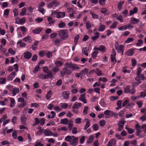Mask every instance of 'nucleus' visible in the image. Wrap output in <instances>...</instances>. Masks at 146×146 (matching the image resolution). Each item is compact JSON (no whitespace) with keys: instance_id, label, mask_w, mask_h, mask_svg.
Masks as SVG:
<instances>
[{"instance_id":"1","label":"nucleus","mask_w":146,"mask_h":146,"mask_svg":"<svg viewBox=\"0 0 146 146\" xmlns=\"http://www.w3.org/2000/svg\"><path fill=\"white\" fill-rule=\"evenodd\" d=\"M68 31L67 29L60 30L58 32V35L60 37L61 40H64L68 39Z\"/></svg>"},{"instance_id":"2","label":"nucleus","mask_w":146,"mask_h":146,"mask_svg":"<svg viewBox=\"0 0 146 146\" xmlns=\"http://www.w3.org/2000/svg\"><path fill=\"white\" fill-rule=\"evenodd\" d=\"M142 70L141 68H139L137 72V76L135 78V80L137 82L140 81L141 78L143 80H145V77L143 74H141Z\"/></svg>"},{"instance_id":"3","label":"nucleus","mask_w":146,"mask_h":146,"mask_svg":"<svg viewBox=\"0 0 146 146\" xmlns=\"http://www.w3.org/2000/svg\"><path fill=\"white\" fill-rule=\"evenodd\" d=\"M142 70L141 68H139L137 72V76L135 78V80L137 82L140 81L141 78L143 80H145V77L143 74H141Z\"/></svg>"},{"instance_id":"4","label":"nucleus","mask_w":146,"mask_h":146,"mask_svg":"<svg viewBox=\"0 0 146 146\" xmlns=\"http://www.w3.org/2000/svg\"><path fill=\"white\" fill-rule=\"evenodd\" d=\"M72 72L66 68H64L62 71L60 72V74L61 76H64V75H67L71 74Z\"/></svg>"},{"instance_id":"5","label":"nucleus","mask_w":146,"mask_h":146,"mask_svg":"<svg viewBox=\"0 0 146 146\" xmlns=\"http://www.w3.org/2000/svg\"><path fill=\"white\" fill-rule=\"evenodd\" d=\"M85 95L86 93L81 94L79 99L80 100L82 101L84 104H86L87 102L86 100V98L85 97Z\"/></svg>"},{"instance_id":"6","label":"nucleus","mask_w":146,"mask_h":146,"mask_svg":"<svg viewBox=\"0 0 146 146\" xmlns=\"http://www.w3.org/2000/svg\"><path fill=\"white\" fill-rule=\"evenodd\" d=\"M69 92L67 91H65L63 92L62 94L63 98L66 100H68L69 98Z\"/></svg>"},{"instance_id":"7","label":"nucleus","mask_w":146,"mask_h":146,"mask_svg":"<svg viewBox=\"0 0 146 146\" xmlns=\"http://www.w3.org/2000/svg\"><path fill=\"white\" fill-rule=\"evenodd\" d=\"M116 143L115 140L112 139L109 141L107 145V146H115V145Z\"/></svg>"},{"instance_id":"8","label":"nucleus","mask_w":146,"mask_h":146,"mask_svg":"<svg viewBox=\"0 0 146 146\" xmlns=\"http://www.w3.org/2000/svg\"><path fill=\"white\" fill-rule=\"evenodd\" d=\"M32 55L31 53L29 52H27L24 53V56L25 58L29 59L31 58Z\"/></svg>"},{"instance_id":"9","label":"nucleus","mask_w":146,"mask_h":146,"mask_svg":"<svg viewBox=\"0 0 146 146\" xmlns=\"http://www.w3.org/2000/svg\"><path fill=\"white\" fill-rule=\"evenodd\" d=\"M125 121V119L121 118L120 120L118 122V125L119 126H122V127H123L124 125Z\"/></svg>"},{"instance_id":"10","label":"nucleus","mask_w":146,"mask_h":146,"mask_svg":"<svg viewBox=\"0 0 146 146\" xmlns=\"http://www.w3.org/2000/svg\"><path fill=\"white\" fill-rule=\"evenodd\" d=\"M11 92H12V94L13 96L15 95L16 94L19 93V89L18 88H13Z\"/></svg>"},{"instance_id":"11","label":"nucleus","mask_w":146,"mask_h":146,"mask_svg":"<svg viewBox=\"0 0 146 146\" xmlns=\"http://www.w3.org/2000/svg\"><path fill=\"white\" fill-rule=\"evenodd\" d=\"M78 137H76L73 140L72 142L71 141L70 143L73 146H75L78 144Z\"/></svg>"},{"instance_id":"12","label":"nucleus","mask_w":146,"mask_h":146,"mask_svg":"<svg viewBox=\"0 0 146 146\" xmlns=\"http://www.w3.org/2000/svg\"><path fill=\"white\" fill-rule=\"evenodd\" d=\"M42 30V29L38 28L33 30L32 31V32L34 34H38L40 33Z\"/></svg>"},{"instance_id":"13","label":"nucleus","mask_w":146,"mask_h":146,"mask_svg":"<svg viewBox=\"0 0 146 146\" xmlns=\"http://www.w3.org/2000/svg\"><path fill=\"white\" fill-rule=\"evenodd\" d=\"M134 49L129 50L126 52V54L128 56H132L134 54Z\"/></svg>"},{"instance_id":"14","label":"nucleus","mask_w":146,"mask_h":146,"mask_svg":"<svg viewBox=\"0 0 146 146\" xmlns=\"http://www.w3.org/2000/svg\"><path fill=\"white\" fill-rule=\"evenodd\" d=\"M138 9L137 7H135L134 8L133 10H130L129 11L130 15H132L135 13L137 12Z\"/></svg>"},{"instance_id":"15","label":"nucleus","mask_w":146,"mask_h":146,"mask_svg":"<svg viewBox=\"0 0 146 146\" xmlns=\"http://www.w3.org/2000/svg\"><path fill=\"white\" fill-rule=\"evenodd\" d=\"M44 133L46 136L52 135H53V133L49 130H45L44 131Z\"/></svg>"},{"instance_id":"16","label":"nucleus","mask_w":146,"mask_h":146,"mask_svg":"<svg viewBox=\"0 0 146 146\" xmlns=\"http://www.w3.org/2000/svg\"><path fill=\"white\" fill-rule=\"evenodd\" d=\"M27 118L25 115H22L21 119V121L22 122L23 124H25V122L27 120Z\"/></svg>"},{"instance_id":"17","label":"nucleus","mask_w":146,"mask_h":146,"mask_svg":"<svg viewBox=\"0 0 146 146\" xmlns=\"http://www.w3.org/2000/svg\"><path fill=\"white\" fill-rule=\"evenodd\" d=\"M100 34V33L98 32L96 33H95V36H93L92 38V40L94 41L97 39L99 37Z\"/></svg>"},{"instance_id":"18","label":"nucleus","mask_w":146,"mask_h":146,"mask_svg":"<svg viewBox=\"0 0 146 146\" xmlns=\"http://www.w3.org/2000/svg\"><path fill=\"white\" fill-rule=\"evenodd\" d=\"M121 100H119L117 101V105L118 106L116 108V110H118L120 108H121L122 107V106H121Z\"/></svg>"},{"instance_id":"19","label":"nucleus","mask_w":146,"mask_h":146,"mask_svg":"<svg viewBox=\"0 0 146 146\" xmlns=\"http://www.w3.org/2000/svg\"><path fill=\"white\" fill-rule=\"evenodd\" d=\"M69 121L67 118L62 119L60 120V123L62 124H66Z\"/></svg>"},{"instance_id":"20","label":"nucleus","mask_w":146,"mask_h":146,"mask_svg":"<svg viewBox=\"0 0 146 146\" xmlns=\"http://www.w3.org/2000/svg\"><path fill=\"white\" fill-rule=\"evenodd\" d=\"M79 37V35L77 34L76 35V36L74 38V44L75 45H76L77 44Z\"/></svg>"},{"instance_id":"21","label":"nucleus","mask_w":146,"mask_h":146,"mask_svg":"<svg viewBox=\"0 0 146 146\" xmlns=\"http://www.w3.org/2000/svg\"><path fill=\"white\" fill-rule=\"evenodd\" d=\"M131 22L133 24H134L139 23V21L138 19H136L135 18H131Z\"/></svg>"},{"instance_id":"22","label":"nucleus","mask_w":146,"mask_h":146,"mask_svg":"<svg viewBox=\"0 0 146 146\" xmlns=\"http://www.w3.org/2000/svg\"><path fill=\"white\" fill-rule=\"evenodd\" d=\"M47 20L49 22V24L50 25L54 24L55 22V21L53 20L52 17H48L47 19Z\"/></svg>"},{"instance_id":"23","label":"nucleus","mask_w":146,"mask_h":146,"mask_svg":"<svg viewBox=\"0 0 146 146\" xmlns=\"http://www.w3.org/2000/svg\"><path fill=\"white\" fill-rule=\"evenodd\" d=\"M65 64L66 67L72 70L73 64H72L71 62L66 63Z\"/></svg>"},{"instance_id":"24","label":"nucleus","mask_w":146,"mask_h":146,"mask_svg":"<svg viewBox=\"0 0 146 146\" xmlns=\"http://www.w3.org/2000/svg\"><path fill=\"white\" fill-rule=\"evenodd\" d=\"M105 26L104 25H101L100 26L98 30L99 31H102L104 30L105 29Z\"/></svg>"},{"instance_id":"25","label":"nucleus","mask_w":146,"mask_h":146,"mask_svg":"<svg viewBox=\"0 0 146 146\" xmlns=\"http://www.w3.org/2000/svg\"><path fill=\"white\" fill-rule=\"evenodd\" d=\"M99 51L102 52H105L106 51V48L104 45H100L99 47Z\"/></svg>"},{"instance_id":"26","label":"nucleus","mask_w":146,"mask_h":146,"mask_svg":"<svg viewBox=\"0 0 146 146\" xmlns=\"http://www.w3.org/2000/svg\"><path fill=\"white\" fill-rule=\"evenodd\" d=\"M94 139V136L93 135H91L89 138L88 139L87 141V143H92Z\"/></svg>"},{"instance_id":"27","label":"nucleus","mask_w":146,"mask_h":146,"mask_svg":"<svg viewBox=\"0 0 146 146\" xmlns=\"http://www.w3.org/2000/svg\"><path fill=\"white\" fill-rule=\"evenodd\" d=\"M30 37L29 36H27L25 37L23 39V40L25 42H27L29 41L30 42H32V40L30 39Z\"/></svg>"},{"instance_id":"28","label":"nucleus","mask_w":146,"mask_h":146,"mask_svg":"<svg viewBox=\"0 0 146 146\" xmlns=\"http://www.w3.org/2000/svg\"><path fill=\"white\" fill-rule=\"evenodd\" d=\"M27 11L26 8H23L22 9L21 12L20 13V15L21 16L24 15Z\"/></svg>"},{"instance_id":"29","label":"nucleus","mask_w":146,"mask_h":146,"mask_svg":"<svg viewBox=\"0 0 146 146\" xmlns=\"http://www.w3.org/2000/svg\"><path fill=\"white\" fill-rule=\"evenodd\" d=\"M82 105V104L80 103H78L75 104L73 106V107L75 108L78 109V108L80 107Z\"/></svg>"},{"instance_id":"30","label":"nucleus","mask_w":146,"mask_h":146,"mask_svg":"<svg viewBox=\"0 0 146 146\" xmlns=\"http://www.w3.org/2000/svg\"><path fill=\"white\" fill-rule=\"evenodd\" d=\"M112 111L109 110H107L105 111L104 112V114L107 115L111 116Z\"/></svg>"},{"instance_id":"31","label":"nucleus","mask_w":146,"mask_h":146,"mask_svg":"<svg viewBox=\"0 0 146 146\" xmlns=\"http://www.w3.org/2000/svg\"><path fill=\"white\" fill-rule=\"evenodd\" d=\"M48 73L47 74H45L46 79L48 78H51L52 76V73L51 71H49Z\"/></svg>"},{"instance_id":"32","label":"nucleus","mask_w":146,"mask_h":146,"mask_svg":"<svg viewBox=\"0 0 146 146\" xmlns=\"http://www.w3.org/2000/svg\"><path fill=\"white\" fill-rule=\"evenodd\" d=\"M95 72L98 76H100L102 75V71L100 70H99L97 68H96V70L95 71Z\"/></svg>"},{"instance_id":"33","label":"nucleus","mask_w":146,"mask_h":146,"mask_svg":"<svg viewBox=\"0 0 146 146\" xmlns=\"http://www.w3.org/2000/svg\"><path fill=\"white\" fill-rule=\"evenodd\" d=\"M15 103V100L13 98H11V103L10 106L11 107H13L14 106Z\"/></svg>"},{"instance_id":"34","label":"nucleus","mask_w":146,"mask_h":146,"mask_svg":"<svg viewBox=\"0 0 146 146\" xmlns=\"http://www.w3.org/2000/svg\"><path fill=\"white\" fill-rule=\"evenodd\" d=\"M38 78L42 79H46V75H43V74L42 73H40L38 74Z\"/></svg>"},{"instance_id":"35","label":"nucleus","mask_w":146,"mask_h":146,"mask_svg":"<svg viewBox=\"0 0 146 146\" xmlns=\"http://www.w3.org/2000/svg\"><path fill=\"white\" fill-rule=\"evenodd\" d=\"M59 70V68L57 66H55L52 69V71L54 73H56Z\"/></svg>"},{"instance_id":"36","label":"nucleus","mask_w":146,"mask_h":146,"mask_svg":"<svg viewBox=\"0 0 146 146\" xmlns=\"http://www.w3.org/2000/svg\"><path fill=\"white\" fill-rule=\"evenodd\" d=\"M52 94V92L51 90H49L47 94L46 95V97L47 99H49L51 97Z\"/></svg>"},{"instance_id":"37","label":"nucleus","mask_w":146,"mask_h":146,"mask_svg":"<svg viewBox=\"0 0 146 146\" xmlns=\"http://www.w3.org/2000/svg\"><path fill=\"white\" fill-rule=\"evenodd\" d=\"M46 57L48 58H51L52 56V52L50 51H48L47 52H46Z\"/></svg>"},{"instance_id":"38","label":"nucleus","mask_w":146,"mask_h":146,"mask_svg":"<svg viewBox=\"0 0 146 146\" xmlns=\"http://www.w3.org/2000/svg\"><path fill=\"white\" fill-rule=\"evenodd\" d=\"M46 51L45 50H42L39 53V55L40 57H43L46 54Z\"/></svg>"},{"instance_id":"39","label":"nucleus","mask_w":146,"mask_h":146,"mask_svg":"<svg viewBox=\"0 0 146 146\" xmlns=\"http://www.w3.org/2000/svg\"><path fill=\"white\" fill-rule=\"evenodd\" d=\"M35 122L33 125V126H35L36 125H38L40 122L39 119L37 118H35Z\"/></svg>"},{"instance_id":"40","label":"nucleus","mask_w":146,"mask_h":146,"mask_svg":"<svg viewBox=\"0 0 146 146\" xmlns=\"http://www.w3.org/2000/svg\"><path fill=\"white\" fill-rule=\"evenodd\" d=\"M100 125V126L103 127L106 124V121L104 120H102L99 121Z\"/></svg>"},{"instance_id":"41","label":"nucleus","mask_w":146,"mask_h":146,"mask_svg":"<svg viewBox=\"0 0 146 146\" xmlns=\"http://www.w3.org/2000/svg\"><path fill=\"white\" fill-rule=\"evenodd\" d=\"M90 14L92 15V17L94 18H98V15L92 12H90Z\"/></svg>"},{"instance_id":"42","label":"nucleus","mask_w":146,"mask_h":146,"mask_svg":"<svg viewBox=\"0 0 146 146\" xmlns=\"http://www.w3.org/2000/svg\"><path fill=\"white\" fill-rule=\"evenodd\" d=\"M133 41V38H129L125 41V42L127 44L132 42Z\"/></svg>"},{"instance_id":"43","label":"nucleus","mask_w":146,"mask_h":146,"mask_svg":"<svg viewBox=\"0 0 146 146\" xmlns=\"http://www.w3.org/2000/svg\"><path fill=\"white\" fill-rule=\"evenodd\" d=\"M89 109V108L88 106H85L84 108L83 113L85 115H86L87 114V111Z\"/></svg>"},{"instance_id":"44","label":"nucleus","mask_w":146,"mask_h":146,"mask_svg":"<svg viewBox=\"0 0 146 146\" xmlns=\"http://www.w3.org/2000/svg\"><path fill=\"white\" fill-rule=\"evenodd\" d=\"M92 128L94 131H96L98 129L99 127L97 124H95L93 125Z\"/></svg>"},{"instance_id":"45","label":"nucleus","mask_w":146,"mask_h":146,"mask_svg":"<svg viewBox=\"0 0 146 146\" xmlns=\"http://www.w3.org/2000/svg\"><path fill=\"white\" fill-rule=\"evenodd\" d=\"M55 64L56 65V66H57L58 67V66H60L63 64L62 63L58 61L56 62Z\"/></svg>"},{"instance_id":"46","label":"nucleus","mask_w":146,"mask_h":146,"mask_svg":"<svg viewBox=\"0 0 146 146\" xmlns=\"http://www.w3.org/2000/svg\"><path fill=\"white\" fill-rule=\"evenodd\" d=\"M117 24V22L116 21H114L113 22L112 25L110 27L111 29H115V28L116 25Z\"/></svg>"},{"instance_id":"47","label":"nucleus","mask_w":146,"mask_h":146,"mask_svg":"<svg viewBox=\"0 0 146 146\" xmlns=\"http://www.w3.org/2000/svg\"><path fill=\"white\" fill-rule=\"evenodd\" d=\"M6 82V79L5 78H0V83L1 84H5Z\"/></svg>"},{"instance_id":"48","label":"nucleus","mask_w":146,"mask_h":146,"mask_svg":"<svg viewBox=\"0 0 146 146\" xmlns=\"http://www.w3.org/2000/svg\"><path fill=\"white\" fill-rule=\"evenodd\" d=\"M65 139L66 141H69L70 143L71 140V137L69 135L65 137Z\"/></svg>"},{"instance_id":"49","label":"nucleus","mask_w":146,"mask_h":146,"mask_svg":"<svg viewBox=\"0 0 146 146\" xmlns=\"http://www.w3.org/2000/svg\"><path fill=\"white\" fill-rule=\"evenodd\" d=\"M98 53V52L97 51H94L92 54V56L94 58H95L97 56V54Z\"/></svg>"},{"instance_id":"50","label":"nucleus","mask_w":146,"mask_h":146,"mask_svg":"<svg viewBox=\"0 0 146 146\" xmlns=\"http://www.w3.org/2000/svg\"><path fill=\"white\" fill-rule=\"evenodd\" d=\"M88 70L86 68L84 69L81 71V72L83 76L85 74H87L88 72Z\"/></svg>"},{"instance_id":"51","label":"nucleus","mask_w":146,"mask_h":146,"mask_svg":"<svg viewBox=\"0 0 146 146\" xmlns=\"http://www.w3.org/2000/svg\"><path fill=\"white\" fill-rule=\"evenodd\" d=\"M90 126V121H87L86 123V124L84 127V129L86 130L88 127Z\"/></svg>"},{"instance_id":"52","label":"nucleus","mask_w":146,"mask_h":146,"mask_svg":"<svg viewBox=\"0 0 146 146\" xmlns=\"http://www.w3.org/2000/svg\"><path fill=\"white\" fill-rule=\"evenodd\" d=\"M9 12V11L8 9H6L4 11V15L5 16V17H7V16L8 15Z\"/></svg>"},{"instance_id":"53","label":"nucleus","mask_w":146,"mask_h":146,"mask_svg":"<svg viewBox=\"0 0 146 146\" xmlns=\"http://www.w3.org/2000/svg\"><path fill=\"white\" fill-rule=\"evenodd\" d=\"M138 43H136V45L138 46H141L143 43V42L141 39H140L138 40Z\"/></svg>"},{"instance_id":"54","label":"nucleus","mask_w":146,"mask_h":146,"mask_svg":"<svg viewBox=\"0 0 146 146\" xmlns=\"http://www.w3.org/2000/svg\"><path fill=\"white\" fill-rule=\"evenodd\" d=\"M129 88L128 86H126L124 88V93H129Z\"/></svg>"},{"instance_id":"55","label":"nucleus","mask_w":146,"mask_h":146,"mask_svg":"<svg viewBox=\"0 0 146 146\" xmlns=\"http://www.w3.org/2000/svg\"><path fill=\"white\" fill-rule=\"evenodd\" d=\"M127 29L126 25H125L124 26H121L119 27L118 29L119 30H125Z\"/></svg>"},{"instance_id":"56","label":"nucleus","mask_w":146,"mask_h":146,"mask_svg":"<svg viewBox=\"0 0 146 146\" xmlns=\"http://www.w3.org/2000/svg\"><path fill=\"white\" fill-rule=\"evenodd\" d=\"M107 10H108L107 9L105 8H103L102 9L101 12L102 13L106 15L107 13Z\"/></svg>"},{"instance_id":"57","label":"nucleus","mask_w":146,"mask_h":146,"mask_svg":"<svg viewBox=\"0 0 146 146\" xmlns=\"http://www.w3.org/2000/svg\"><path fill=\"white\" fill-rule=\"evenodd\" d=\"M20 28L21 30L23 33H25L27 31L25 27L24 26H21L20 27Z\"/></svg>"},{"instance_id":"58","label":"nucleus","mask_w":146,"mask_h":146,"mask_svg":"<svg viewBox=\"0 0 146 146\" xmlns=\"http://www.w3.org/2000/svg\"><path fill=\"white\" fill-rule=\"evenodd\" d=\"M137 141L136 140L134 139L130 142V143L133 145L134 146H135L137 144Z\"/></svg>"},{"instance_id":"59","label":"nucleus","mask_w":146,"mask_h":146,"mask_svg":"<svg viewBox=\"0 0 146 146\" xmlns=\"http://www.w3.org/2000/svg\"><path fill=\"white\" fill-rule=\"evenodd\" d=\"M38 11L41 12L42 14H44L45 12V9L42 8H38Z\"/></svg>"},{"instance_id":"60","label":"nucleus","mask_w":146,"mask_h":146,"mask_svg":"<svg viewBox=\"0 0 146 146\" xmlns=\"http://www.w3.org/2000/svg\"><path fill=\"white\" fill-rule=\"evenodd\" d=\"M111 61L112 62H115L116 61V60L115 58V56L111 55Z\"/></svg>"},{"instance_id":"61","label":"nucleus","mask_w":146,"mask_h":146,"mask_svg":"<svg viewBox=\"0 0 146 146\" xmlns=\"http://www.w3.org/2000/svg\"><path fill=\"white\" fill-rule=\"evenodd\" d=\"M62 84V80L61 79H59L58 80L56 83V85L57 86H59L61 85Z\"/></svg>"},{"instance_id":"62","label":"nucleus","mask_w":146,"mask_h":146,"mask_svg":"<svg viewBox=\"0 0 146 146\" xmlns=\"http://www.w3.org/2000/svg\"><path fill=\"white\" fill-rule=\"evenodd\" d=\"M119 98V97L117 96H111L110 98V100L111 101H113L115 100H116Z\"/></svg>"},{"instance_id":"63","label":"nucleus","mask_w":146,"mask_h":146,"mask_svg":"<svg viewBox=\"0 0 146 146\" xmlns=\"http://www.w3.org/2000/svg\"><path fill=\"white\" fill-rule=\"evenodd\" d=\"M44 72L45 73H48L49 70L48 68L47 67L44 66L43 67Z\"/></svg>"},{"instance_id":"64","label":"nucleus","mask_w":146,"mask_h":146,"mask_svg":"<svg viewBox=\"0 0 146 146\" xmlns=\"http://www.w3.org/2000/svg\"><path fill=\"white\" fill-rule=\"evenodd\" d=\"M141 128L143 129L144 133H146V124H143L142 126H141Z\"/></svg>"}]
</instances>
